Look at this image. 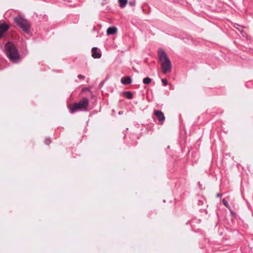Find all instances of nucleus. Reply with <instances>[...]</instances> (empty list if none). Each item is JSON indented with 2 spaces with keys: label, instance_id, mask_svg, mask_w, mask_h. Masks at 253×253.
<instances>
[{
  "label": "nucleus",
  "instance_id": "nucleus-2",
  "mask_svg": "<svg viewBox=\"0 0 253 253\" xmlns=\"http://www.w3.org/2000/svg\"><path fill=\"white\" fill-rule=\"evenodd\" d=\"M4 50L7 57L11 61L17 63L20 61V56L15 46L12 42H8L6 43Z\"/></svg>",
  "mask_w": 253,
  "mask_h": 253
},
{
  "label": "nucleus",
  "instance_id": "nucleus-12",
  "mask_svg": "<svg viewBox=\"0 0 253 253\" xmlns=\"http://www.w3.org/2000/svg\"><path fill=\"white\" fill-rule=\"evenodd\" d=\"M152 81V80L151 78H149V77H146V78H145L143 80V83L144 84H149L151 83Z\"/></svg>",
  "mask_w": 253,
  "mask_h": 253
},
{
  "label": "nucleus",
  "instance_id": "nucleus-18",
  "mask_svg": "<svg viewBox=\"0 0 253 253\" xmlns=\"http://www.w3.org/2000/svg\"><path fill=\"white\" fill-rule=\"evenodd\" d=\"M216 196H217V197H220V196H221V195H220V194L219 193H218V194H217Z\"/></svg>",
  "mask_w": 253,
  "mask_h": 253
},
{
  "label": "nucleus",
  "instance_id": "nucleus-4",
  "mask_svg": "<svg viewBox=\"0 0 253 253\" xmlns=\"http://www.w3.org/2000/svg\"><path fill=\"white\" fill-rule=\"evenodd\" d=\"M89 101L87 98H84L78 103L74 104L72 107H70L71 113H74L78 110H86L88 106Z\"/></svg>",
  "mask_w": 253,
  "mask_h": 253
},
{
  "label": "nucleus",
  "instance_id": "nucleus-13",
  "mask_svg": "<svg viewBox=\"0 0 253 253\" xmlns=\"http://www.w3.org/2000/svg\"><path fill=\"white\" fill-rule=\"evenodd\" d=\"M136 2L135 0L131 1L129 2V5L131 6H134L135 5Z\"/></svg>",
  "mask_w": 253,
  "mask_h": 253
},
{
  "label": "nucleus",
  "instance_id": "nucleus-5",
  "mask_svg": "<svg viewBox=\"0 0 253 253\" xmlns=\"http://www.w3.org/2000/svg\"><path fill=\"white\" fill-rule=\"evenodd\" d=\"M9 28L8 25L4 23H0V39L2 37L3 34Z\"/></svg>",
  "mask_w": 253,
  "mask_h": 253
},
{
  "label": "nucleus",
  "instance_id": "nucleus-3",
  "mask_svg": "<svg viewBox=\"0 0 253 253\" xmlns=\"http://www.w3.org/2000/svg\"><path fill=\"white\" fill-rule=\"evenodd\" d=\"M14 21L24 32L27 34L30 33L31 24L27 19L19 16L15 17Z\"/></svg>",
  "mask_w": 253,
  "mask_h": 253
},
{
  "label": "nucleus",
  "instance_id": "nucleus-15",
  "mask_svg": "<svg viewBox=\"0 0 253 253\" xmlns=\"http://www.w3.org/2000/svg\"><path fill=\"white\" fill-rule=\"evenodd\" d=\"M51 142V141L50 140V139H46L45 141V143L47 144V145H49Z\"/></svg>",
  "mask_w": 253,
  "mask_h": 253
},
{
  "label": "nucleus",
  "instance_id": "nucleus-8",
  "mask_svg": "<svg viewBox=\"0 0 253 253\" xmlns=\"http://www.w3.org/2000/svg\"><path fill=\"white\" fill-rule=\"evenodd\" d=\"M121 83L124 84H129L131 83V78L129 77H124L121 79Z\"/></svg>",
  "mask_w": 253,
  "mask_h": 253
},
{
  "label": "nucleus",
  "instance_id": "nucleus-7",
  "mask_svg": "<svg viewBox=\"0 0 253 253\" xmlns=\"http://www.w3.org/2000/svg\"><path fill=\"white\" fill-rule=\"evenodd\" d=\"M92 57L94 58H100L101 56V53L97 47H94L91 49Z\"/></svg>",
  "mask_w": 253,
  "mask_h": 253
},
{
  "label": "nucleus",
  "instance_id": "nucleus-11",
  "mask_svg": "<svg viewBox=\"0 0 253 253\" xmlns=\"http://www.w3.org/2000/svg\"><path fill=\"white\" fill-rule=\"evenodd\" d=\"M125 97L128 99H131L133 97V95L131 92L129 91H126L124 92Z\"/></svg>",
  "mask_w": 253,
  "mask_h": 253
},
{
  "label": "nucleus",
  "instance_id": "nucleus-17",
  "mask_svg": "<svg viewBox=\"0 0 253 253\" xmlns=\"http://www.w3.org/2000/svg\"><path fill=\"white\" fill-rule=\"evenodd\" d=\"M223 204H224L225 206L227 207V205H228V204H227V202L226 201H225L224 199V200H223Z\"/></svg>",
  "mask_w": 253,
  "mask_h": 253
},
{
  "label": "nucleus",
  "instance_id": "nucleus-10",
  "mask_svg": "<svg viewBox=\"0 0 253 253\" xmlns=\"http://www.w3.org/2000/svg\"><path fill=\"white\" fill-rule=\"evenodd\" d=\"M119 5L121 7L124 8L127 3V0H118Z\"/></svg>",
  "mask_w": 253,
  "mask_h": 253
},
{
  "label": "nucleus",
  "instance_id": "nucleus-6",
  "mask_svg": "<svg viewBox=\"0 0 253 253\" xmlns=\"http://www.w3.org/2000/svg\"><path fill=\"white\" fill-rule=\"evenodd\" d=\"M154 115L158 118L160 124H163L165 119L164 113L160 111L155 110Z\"/></svg>",
  "mask_w": 253,
  "mask_h": 253
},
{
  "label": "nucleus",
  "instance_id": "nucleus-14",
  "mask_svg": "<svg viewBox=\"0 0 253 253\" xmlns=\"http://www.w3.org/2000/svg\"><path fill=\"white\" fill-rule=\"evenodd\" d=\"M162 83L163 84H164L165 86H166V85H167L168 84V81H167V80L166 79H163L162 80Z\"/></svg>",
  "mask_w": 253,
  "mask_h": 253
},
{
  "label": "nucleus",
  "instance_id": "nucleus-16",
  "mask_svg": "<svg viewBox=\"0 0 253 253\" xmlns=\"http://www.w3.org/2000/svg\"><path fill=\"white\" fill-rule=\"evenodd\" d=\"M78 78L79 79H83V80H84L85 77L84 76H83V75H80L78 76Z\"/></svg>",
  "mask_w": 253,
  "mask_h": 253
},
{
  "label": "nucleus",
  "instance_id": "nucleus-1",
  "mask_svg": "<svg viewBox=\"0 0 253 253\" xmlns=\"http://www.w3.org/2000/svg\"><path fill=\"white\" fill-rule=\"evenodd\" d=\"M158 55L163 73L165 74L170 72L171 64L166 52L163 49H159Z\"/></svg>",
  "mask_w": 253,
  "mask_h": 253
},
{
  "label": "nucleus",
  "instance_id": "nucleus-9",
  "mask_svg": "<svg viewBox=\"0 0 253 253\" xmlns=\"http://www.w3.org/2000/svg\"><path fill=\"white\" fill-rule=\"evenodd\" d=\"M117 29L115 27H111L107 30L108 35H114L117 33Z\"/></svg>",
  "mask_w": 253,
  "mask_h": 253
}]
</instances>
